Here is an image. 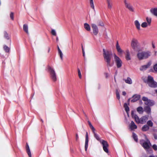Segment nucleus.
Listing matches in <instances>:
<instances>
[{
	"label": "nucleus",
	"mask_w": 157,
	"mask_h": 157,
	"mask_svg": "<svg viewBox=\"0 0 157 157\" xmlns=\"http://www.w3.org/2000/svg\"><path fill=\"white\" fill-rule=\"evenodd\" d=\"M103 56L105 61L108 67H112L114 64L112 58V52L107 50H105L104 49L103 50Z\"/></svg>",
	"instance_id": "f257e3e1"
},
{
	"label": "nucleus",
	"mask_w": 157,
	"mask_h": 157,
	"mask_svg": "<svg viewBox=\"0 0 157 157\" xmlns=\"http://www.w3.org/2000/svg\"><path fill=\"white\" fill-rule=\"evenodd\" d=\"M151 55L149 51H139L137 54V57L139 60L145 59L148 58Z\"/></svg>",
	"instance_id": "f03ea898"
},
{
	"label": "nucleus",
	"mask_w": 157,
	"mask_h": 157,
	"mask_svg": "<svg viewBox=\"0 0 157 157\" xmlns=\"http://www.w3.org/2000/svg\"><path fill=\"white\" fill-rule=\"evenodd\" d=\"M132 117L134 118L135 121L137 124H144L145 123L148 118L146 116H142L140 118L136 114H132Z\"/></svg>",
	"instance_id": "7ed1b4c3"
},
{
	"label": "nucleus",
	"mask_w": 157,
	"mask_h": 157,
	"mask_svg": "<svg viewBox=\"0 0 157 157\" xmlns=\"http://www.w3.org/2000/svg\"><path fill=\"white\" fill-rule=\"evenodd\" d=\"M140 142L141 146L145 150H148L151 146V144L149 140L145 141L144 140H141Z\"/></svg>",
	"instance_id": "20e7f679"
},
{
	"label": "nucleus",
	"mask_w": 157,
	"mask_h": 157,
	"mask_svg": "<svg viewBox=\"0 0 157 157\" xmlns=\"http://www.w3.org/2000/svg\"><path fill=\"white\" fill-rule=\"evenodd\" d=\"M147 82L149 86L151 87L155 88L157 87V82L154 81L153 78L150 76H148Z\"/></svg>",
	"instance_id": "39448f33"
},
{
	"label": "nucleus",
	"mask_w": 157,
	"mask_h": 157,
	"mask_svg": "<svg viewBox=\"0 0 157 157\" xmlns=\"http://www.w3.org/2000/svg\"><path fill=\"white\" fill-rule=\"evenodd\" d=\"M131 46L135 50L139 49L140 47V44L138 40L135 38H133L131 42Z\"/></svg>",
	"instance_id": "423d86ee"
},
{
	"label": "nucleus",
	"mask_w": 157,
	"mask_h": 157,
	"mask_svg": "<svg viewBox=\"0 0 157 157\" xmlns=\"http://www.w3.org/2000/svg\"><path fill=\"white\" fill-rule=\"evenodd\" d=\"M48 69L49 71L51 77L54 81L56 80L57 78L54 69L50 66H48Z\"/></svg>",
	"instance_id": "0eeeda50"
},
{
	"label": "nucleus",
	"mask_w": 157,
	"mask_h": 157,
	"mask_svg": "<svg viewBox=\"0 0 157 157\" xmlns=\"http://www.w3.org/2000/svg\"><path fill=\"white\" fill-rule=\"evenodd\" d=\"M142 99L144 101L145 104L148 105L147 106H152L155 104L154 101L149 99L147 97H143Z\"/></svg>",
	"instance_id": "6e6552de"
},
{
	"label": "nucleus",
	"mask_w": 157,
	"mask_h": 157,
	"mask_svg": "<svg viewBox=\"0 0 157 157\" xmlns=\"http://www.w3.org/2000/svg\"><path fill=\"white\" fill-rule=\"evenodd\" d=\"M114 57L117 67H120L122 65V62L121 60L115 54H114Z\"/></svg>",
	"instance_id": "1a4fd4ad"
},
{
	"label": "nucleus",
	"mask_w": 157,
	"mask_h": 157,
	"mask_svg": "<svg viewBox=\"0 0 157 157\" xmlns=\"http://www.w3.org/2000/svg\"><path fill=\"white\" fill-rule=\"evenodd\" d=\"M100 142L102 145L104 151L105 152L108 153L109 152V150L108 149L109 144L105 140H100Z\"/></svg>",
	"instance_id": "9d476101"
},
{
	"label": "nucleus",
	"mask_w": 157,
	"mask_h": 157,
	"mask_svg": "<svg viewBox=\"0 0 157 157\" xmlns=\"http://www.w3.org/2000/svg\"><path fill=\"white\" fill-rule=\"evenodd\" d=\"M124 3L125 7L129 11L132 12L134 11V9L132 6L129 3L127 2L126 0H124Z\"/></svg>",
	"instance_id": "9b49d317"
},
{
	"label": "nucleus",
	"mask_w": 157,
	"mask_h": 157,
	"mask_svg": "<svg viewBox=\"0 0 157 157\" xmlns=\"http://www.w3.org/2000/svg\"><path fill=\"white\" fill-rule=\"evenodd\" d=\"M91 26L93 30V33L94 34L96 35L98 32V30L97 26L94 24H92Z\"/></svg>",
	"instance_id": "f8f14e48"
},
{
	"label": "nucleus",
	"mask_w": 157,
	"mask_h": 157,
	"mask_svg": "<svg viewBox=\"0 0 157 157\" xmlns=\"http://www.w3.org/2000/svg\"><path fill=\"white\" fill-rule=\"evenodd\" d=\"M140 98V95L136 94L134 95L132 97V99L131 100L132 102H134L138 100Z\"/></svg>",
	"instance_id": "ddd939ff"
},
{
	"label": "nucleus",
	"mask_w": 157,
	"mask_h": 157,
	"mask_svg": "<svg viewBox=\"0 0 157 157\" xmlns=\"http://www.w3.org/2000/svg\"><path fill=\"white\" fill-rule=\"evenodd\" d=\"M151 62H148L147 64L141 66L140 68V69L141 71H145L151 65Z\"/></svg>",
	"instance_id": "4468645a"
},
{
	"label": "nucleus",
	"mask_w": 157,
	"mask_h": 157,
	"mask_svg": "<svg viewBox=\"0 0 157 157\" xmlns=\"http://www.w3.org/2000/svg\"><path fill=\"white\" fill-rule=\"evenodd\" d=\"M129 128L132 130H134L137 128V126L133 121H132L131 123L129 125Z\"/></svg>",
	"instance_id": "2eb2a0df"
},
{
	"label": "nucleus",
	"mask_w": 157,
	"mask_h": 157,
	"mask_svg": "<svg viewBox=\"0 0 157 157\" xmlns=\"http://www.w3.org/2000/svg\"><path fill=\"white\" fill-rule=\"evenodd\" d=\"M88 141H89V138L88 135V133L87 132H86V140L85 143V150L86 151L88 147Z\"/></svg>",
	"instance_id": "dca6fc26"
},
{
	"label": "nucleus",
	"mask_w": 157,
	"mask_h": 157,
	"mask_svg": "<svg viewBox=\"0 0 157 157\" xmlns=\"http://www.w3.org/2000/svg\"><path fill=\"white\" fill-rule=\"evenodd\" d=\"M116 49L119 54H121L123 53V51L121 49L118 41L117 42Z\"/></svg>",
	"instance_id": "f3484780"
},
{
	"label": "nucleus",
	"mask_w": 157,
	"mask_h": 157,
	"mask_svg": "<svg viewBox=\"0 0 157 157\" xmlns=\"http://www.w3.org/2000/svg\"><path fill=\"white\" fill-rule=\"evenodd\" d=\"M108 8L111 9L113 6V3L112 0H106Z\"/></svg>",
	"instance_id": "a211bd4d"
},
{
	"label": "nucleus",
	"mask_w": 157,
	"mask_h": 157,
	"mask_svg": "<svg viewBox=\"0 0 157 157\" xmlns=\"http://www.w3.org/2000/svg\"><path fill=\"white\" fill-rule=\"evenodd\" d=\"M151 12L155 16L157 17V8H152L150 10Z\"/></svg>",
	"instance_id": "6ab92c4d"
},
{
	"label": "nucleus",
	"mask_w": 157,
	"mask_h": 157,
	"mask_svg": "<svg viewBox=\"0 0 157 157\" xmlns=\"http://www.w3.org/2000/svg\"><path fill=\"white\" fill-rule=\"evenodd\" d=\"M144 111L148 114H151V108L149 106H146L144 108Z\"/></svg>",
	"instance_id": "aec40b11"
},
{
	"label": "nucleus",
	"mask_w": 157,
	"mask_h": 157,
	"mask_svg": "<svg viewBox=\"0 0 157 157\" xmlns=\"http://www.w3.org/2000/svg\"><path fill=\"white\" fill-rule=\"evenodd\" d=\"M125 58L127 60H129L131 59L130 52L128 50H127L126 51Z\"/></svg>",
	"instance_id": "412c9836"
},
{
	"label": "nucleus",
	"mask_w": 157,
	"mask_h": 157,
	"mask_svg": "<svg viewBox=\"0 0 157 157\" xmlns=\"http://www.w3.org/2000/svg\"><path fill=\"white\" fill-rule=\"evenodd\" d=\"M26 149L27 152L29 157H32L31 152L27 143H26Z\"/></svg>",
	"instance_id": "4be33fe9"
},
{
	"label": "nucleus",
	"mask_w": 157,
	"mask_h": 157,
	"mask_svg": "<svg viewBox=\"0 0 157 157\" xmlns=\"http://www.w3.org/2000/svg\"><path fill=\"white\" fill-rule=\"evenodd\" d=\"M125 82L128 84H131L132 83V81L131 78L129 77H128L126 79H123Z\"/></svg>",
	"instance_id": "5701e85b"
},
{
	"label": "nucleus",
	"mask_w": 157,
	"mask_h": 157,
	"mask_svg": "<svg viewBox=\"0 0 157 157\" xmlns=\"http://www.w3.org/2000/svg\"><path fill=\"white\" fill-rule=\"evenodd\" d=\"M135 25L137 29L138 30H140V24L137 20H136L135 21Z\"/></svg>",
	"instance_id": "b1692460"
},
{
	"label": "nucleus",
	"mask_w": 157,
	"mask_h": 157,
	"mask_svg": "<svg viewBox=\"0 0 157 157\" xmlns=\"http://www.w3.org/2000/svg\"><path fill=\"white\" fill-rule=\"evenodd\" d=\"M137 111L139 113L142 114L144 112V110L142 107L140 106L137 108Z\"/></svg>",
	"instance_id": "393cba45"
},
{
	"label": "nucleus",
	"mask_w": 157,
	"mask_h": 157,
	"mask_svg": "<svg viewBox=\"0 0 157 157\" xmlns=\"http://www.w3.org/2000/svg\"><path fill=\"white\" fill-rule=\"evenodd\" d=\"M85 29L88 31L90 30V25L87 23H85L84 25Z\"/></svg>",
	"instance_id": "a878e982"
},
{
	"label": "nucleus",
	"mask_w": 157,
	"mask_h": 157,
	"mask_svg": "<svg viewBox=\"0 0 157 157\" xmlns=\"http://www.w3.org/2000/svg\"><path fill=\"white\" fill-rule=\"evenodd\" d=\"M57 48H58V53L60 56L61 59L62 60H63V54L58 46Z\"/></svg>",
	"instance_id": "bb28decb"
},
{
	"label": "nucleus",
	"mask_w": 157,
	"mask_h": 157,
	"mask_svg": "<svg viewBox=\"0 0 157 157\" xmlns=\"http://www.w3.org/2000/svg\"><path fill=\"white\" fill-rule=\"evenodd\" d=\"M128 104L126 103H125L124 105L125 110L127 113H128V112L129 111V108L128 106Z\"/></svg>",
	"instance_id": "cd10ccee"
},
{
	"label": "nucleus",
	"mask_w": 157,
	"mask_h": 157,
	"mask_svg": "<svg viewBox=\"0 0 157 157\" xmlns=\"http://www.w3.org/2000/svg\"><path fill=\"white\" fill-rule=\"evenodd\" d=\"M149 127L147 125H144L142 128V130L144 131H146L149 129Z\"/></svg>",
	"instance_id": "c85d7f7f"
},
{
	"label": "nucleus",
	"mask_w": 157,
	"mask_h": 157,
	"mask_svg": "<svg viewBox=\"0 0 157 157\" xmlns=\"http://www.w3.org/2000/svg\"><path fill=\"white\" fill-rule=\"evenodd\" d=\"M23 29L24 30L27 34H28V26L27 25L24 24L23 25Z\"/></svg>",
	"instance_id": "c756f323"
},
{
	"label": "nucleus",
	"mask_w": 157,
	"mask_h": 157,
	"mask_svg": "<svg viewBox=\"0 0 157 157\" xmlns=\"http://www.w3.org/2000/svg\"><path fill=\"white\" fill-rule=\"evenodd\" d=\"M146 21L148 26L151 25V17H147L146 18Z\"/></svg>",
	"instance_id": "7c9ffc66"
},
{
	"label": "nucleus",
	"mask_w": 157,
	"mask_h": 157,
	"mask_svg": "<svg viewBox=\"0 0 157 157\" xmlns=\"http://www.w3.org/2000/svg\"><path fill=\"white\" fill-rule=\"evenodd\" d=\"M94 134V137L97 140H98L100 142V140H101L100 138L99 137L98 135L95 132H93Z\"/></svg>",
	"instance_id": "2f4dec72"
},
{
	"label": "nucleus",
	"mask_w": 157,
	"mask_h": 157,
	"mask_svg": "<svg viewBox=\"0 0 157 157\" xmlns=\"http://www.w3.org/2000/svg\"><path fill=\"white\" fill-rule=\"evenodd\" d=\"M88 123L89 124V125L90 127V128L92 130L93 132H94V131H95V129L94 128V127L92 125L91 122L89 121H88Z\"/></svg>",
	"instance_id": "473e14b6"
},
{
	"label": "nucleus",
	"mask_w": 157,
	"mask_h": 157,
	"mask_svg": "<svg viewBox=\"0 0 157 157\" xmlns=\"http://www.w3.org/2000/svg\"><path fill=\"white\" fill-rule=\"evenodd\" d=\"M132 136L135 141L137 142L138 140L137 136L134 133H133Z\"/></svg>",
	"instance_id": "72a5a7b5"
},
{
	"label": "nucleus",
	"mask_w": 157,
	"mask_h": 157,
	"mask_svg": "<svg viewBox=\"0 0 157 157\" xmlns=\"http://www.w3.org/2000/svg\"><path fill=\"white\" fill-rule=\"evenodd\" d=\"M147 125L149 127H152L153 125V123L152 121L151 120H149L147 122Z\"/></svg>",
	"instance_id": "f704fd0d"
},
{
	"label": "nucleus",
	"mask_w": 157,
	"mask_h": 157,
	"mask_svg": "<svg viewBox=\"0 0 157 157\" xmlns=\"http://www.w3.org/2000/svg\"><path fill=\"white\" fill-rule=\"evenodd\" d=\"M4 36L7 40H9L10 38L8 33L6 31L4 32Z\"/></svg>",
	"instance_id": "c9c22d12"
},
{
	"label": "nucleus",
	"mask_w": 157,
	"mask_h": 157,
	"mask_svg": "<svg viewBox=\"0 0 157 157\" xmlns=\"http://www.w3.org/2000/svg\"><path fill=\"white\" fill-rule=\"evenodd\" d=\"M90 0V4L91 7L94 10V6L93 3V0Z\"/></svg>",
	"instance_id": "e433bc0d"
},
{
	"label": "nucleus",
	"mask_w": 157,
	"mask_h": 157,
	"mask_svg": "<svg viewBox=\"0 0 157 157\" xmlns=\"http://www.w3.org/2000/svg\"><path fill=\"white\" fill-rule=\"evenodd\" d=\"M148 24L146 22L143 23L141 25V27L143 28H146L148 26Z\"/></svg>",
	"instance_id": "4c0bfd02"
},
{
	"label": "nucleus",
	"mask_w": 157,
	"mask_h": 157,
	"mask_svg": "<svg viewBox=\"0 0 157 157\" xmlns=\"http://www.w3.org/2000/svg\"><path fill=\"white\" fill-rule=\"evenodd\" d=\"M4 50L5 51L7 52H9L10 51V48H9L6 45H5L4 46Z\"/></svg>",
	"instance_id": "58836bf2"
},
{
	"label": "nucleus",
	"mask_w": 157,
	"mask_h": 157,
	"mask_svg": "<svg viewBox=\"0 0 157 157\" xmlns=\"http://www.w3.org/2000/svg\"><path fill=\"white\" fill-rule=\"evenodd\" d=\"M10 17L13 21L14 20V13L13 12H11L10 14Z\"/></svg>",
	"instance_id": "ea45409f"
},
{
	"label": "nucleus",
	"mask_w": 157,
	"mask_h": 157,
	"mask_svg": "<svg viewBox=\"0 0 157 157\" xmlns=\"http://www.w3.org/2000/svg\"><path fill=\"white\" fill-rule=\"evenodd\" d=\"M78 75L79 77L80 78H81L82 75L81 74V72L80 69L79 68L78 69Z\"/></svg>",
	"instance_id": "a19ab883"
},
{
	"label": "nucleus",
	"mask_w": 157,
	"mask_h": 157,
	"mask_svg": "<svg viewBox=\"0 0 157 157\" xmlns=\"http://www.w3.org/2000/svg\"><path fill=\"white\" fill-rule=\"evenodd\" d=\"M51 33L53 35L56 36V33L55 30L54 29H52L51 31Z\"/></svg>",
	"instance_id": "79ce46f5"
},
{
	"label": "nucleus",
	"mask_w": 157,
	"mask_h": 157,
	"mask_svg": "<svg viewBox=\"0 0 157 157\" xmlns=\"http://www.w3.org/2000/svg\"><path fill=\"white\" fill-rule=\"evenodd\" d=\"M153 68L154 71L157 72V63L155 64L153 67Z\"/></svg>",
	"instance_id": "37998d69"
},
{
	"label": "nucleus",
	"mask_w": 157,
	"mask_h": 157,
	"mask_svg": "<svg viewBox=\"0 0 157 157\" xmlns=\"http://www.w3.org/2000/svg\"><path fill=\"white\" fill-rule=\"evenodd\" d=\"M116 93L117 98L118 99H119L120 98V94L118 90L116 91Z\"/></svg>",
	"instance_id": "c03bdc74"
},
{
	"label": "nucleus",
	"mask_w": 157,
	"mask_h": 157,
	"mask_svg": "<svg viewBox=\"0 0 157 157\" xmlns=\"http://www.w3.org/2000/svg\"><path fill=\"white\" fill-rule=\"evenodd\" d=\"M152 148L155 150H157V145H156L154 144L152 146Z\"/></svg>",
	"instance_id": "a18cd8bd"
},
{
	"label": "nucleus",
	"mask_w": 157,
	"mask_h": 157,
	"mask_svg": "<svg viewBox=\"0 0 157 157\" xmlns=\"http://www.w3.org/2000/svg\"><path fill=\"white\" fill-rule=\"evenodd\" d=\"M82 53H83V56H85V51H84V49L82 46Z\"/></svg>",
	"instance_id": "49530a36"
},
{
	"label": "nucleus",
	"mask_w": 157,
	"mask_h": 157,
	"mask_svg": "<svg viewBox=\"0 0 157 157\" xmlns=\"http://www.w3.org/2000/svg\"><path fill=\"white\" fill-rule=\"evenodd\" d=\"M99 25L102 26L104 25V24L102 22H101L99 23Z\"/></svg>",
	"instance_id": "de8ad7c7"
},
{
	"label": "nucleus",
	"mask_w": 157,
	"mask_h": 157,
	"mask_svg": "<svg viewBox=\"0 0 157 157\" xmlns=\"http://www.w3.org/2000/svg\"><path fill=\"white\" fill-rule=\"evenodd\" d=\"M152 47L153 48H155V45L154 43L152 42Z\"/></svg>",
	"instance_id": "09e8293b"
},
{
	"label": "nucleus",
	"mask_w": 157,
	"mask_h": 157,
	"mask_svg": "<svg viewBox=\"0 0 157 157\" xmlns=\"http://www.w3.org/2000/svg\"><path fill=\"white\" fill-rule=\"evenodd\" d=\"M144 137H145V140H145V141H147V140H148V139L147 136L146 135H144Z\"/></svg>",
	"instance_id": "8fccbe9b"
},
{
	"label": "nucleus",
	"mask_w": 157,
	"mask_h": 157,
	"mask_svg": "<svg viewBox=\"0 0 157 157\" xmlns=\"http://www.w3.org/2000/svg\"><path fill=\"white\" fill-rule=\"evenodd\" d=\"M76 140L77 141L78 140V136L77 134H76Z\"/></svg>",
	"instance_id": "3c124183"
},
{
	"label": "nucleus",
	"mask_w": 157,
	"mask_h": 157,
	"mask_svg": "<svg viewBox=\"0 0 157 157\" xmlns=\"http://www.w3.org/2000/svg\"><path fill=\"white\" fill-rule=\"evenodd\" d=\"M154 138L155 139H157V135L155 134L154 135Z\"/></svg>",
	"instance_id": "603ef678"
},
{
	"label": "nucleus",
	"mask_w": 157,
	"mask_h": 157,
	"mask_svg": "<svg viewBox=\"0 0 157 157\" xmlns=\"http://www.w3.org/2000/svg\"><path fill=\"white\" fill-rule=\"evenodd\" d=\"M122 95L125 96L126 95V93L125 91H123L122 92Z\"/></svg>",
	"instance_id": "864d4df0"
},
{
	"label": "nucleus",
	"mask_w": 157,
	"mask_h": 157,
	"mask_svg": "<svg viewBox=\"0 0 157 157\" xmlns=\"http://www.w3.org/2000/svg\"><path fill=\"white\" fill-rule=\"evenodd\" d=\"M130 98H129L128 100V101H127V102H128V105H129V102H130Z\"/></svg>",
	"instance_id": "5fc2aeb1"
},
{
	"label": "nucleus",
	"mask_w": 157,
	"mask_h": 157,
	"mask_svg": "<svg viewBox=\"0 0 157 157\" xmlns=\"http://www.w3.org/2000/svg\"><path fill=\"white\" fill-rule=\"evenodd\" d=\"M149 157H157V156H156V157H155V156H153V155H150L149 156Z\"/></svg>",
	"instance_id": "6e6d98bb"
},
{
	"label": "nucleus",
	"mask_w": 157,
	"mask_h": 157,
	"mask_svg": "<svg viewBox=\"0 0 157 157\" xmlns=\"http://www.w3.org/2000/svg\"><path fill=\"white\" fill-rule=\"evenodd\" d=\"M56 40L57 41H58L59 39H58V37H56Z\"/></svg>",
	"instance_id": "4d7b16f0"
},
{
	"label": "nucleus",
	"mask_w": 157,
	"mask_h": 157,
	"mask_svg": "<svg viewBox=\"0 0 157 157\" xmlns=\"http://www.w3.org/2000/svg\"><path fill=\"white\" fill-rule=\"evenodd\" d=\"M140 103L141 104H142V101H140Z\"/></svg>",
	"instance_id": "13d9d810"
},
{
	"label": "nucleus",
	"mask_w": 157,
	"mask_h": 157,
	"mask_svg": "<svg viewBox=\"0 0 157 157\" xmlns=\"http://www.w3.org/2000/svg\"><path fill=\"white\" fill-rule=\"evenodd\" d=\"M155 92H156V93L157 94V90H155Z\"/></svg>",
	"instance_id": "bf43d9fd"
},
{
	"label": "nucleus",
	"mask_w": 157,
	"mask_h": 157,
	"mask_svg": "<svg viewBox=\"0 0 157 157\" xmlns=\"http://www.w3.org/2000/svg\"><path fill=\"white\" fill-rule=\"evenodd\" d=\"M41 121L42 122H43V120L42 119H41Z\"/></svg>",
	"instance_id": "052dcab7"
},
{
	"label": "nucleus",
	"mask_w": 157,
	"mask_h": 157,
	"mask_svg": "<svg viewBox=\"0 0 157 157\" xmlns=\"http://www.w3.org/2000/svg\"><path fill=\"white\" fill-rule=\"evenodd\" d=\"M114 80H115V82H116V79H115V77H114Z\"/></svg>",
	"instance_id": "680f3d73"
},
{
	"label": "nucleus",
	"mask_w": 157,
	"mask_h": 157,
	"mask_svg": "<svg viewBox=\"0 0 157 157\" xmlns=\"http://www.w3.org/2000/svg\"><path fill=\"white\" fill-rule=\"evenodd\" d=\"M50 49H49V50H48V52H49Z\"/></svg>",
	"instance_id": "e2e57ef3"
}]
</instances>
